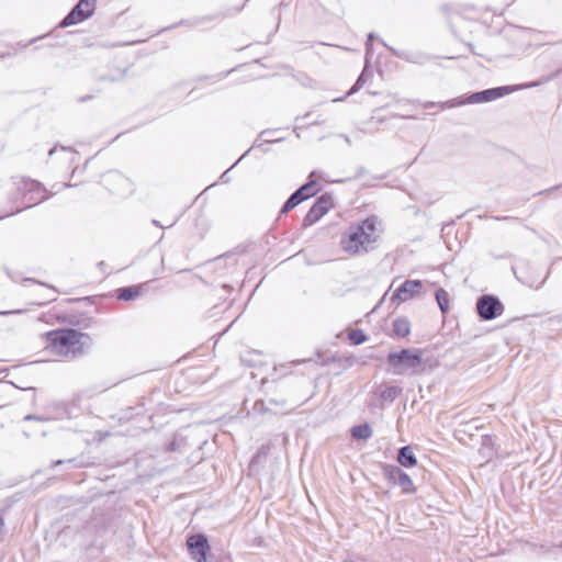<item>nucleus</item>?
<instances>
[{
    "label": "nucleus",
    "instance_id": "9",
    "mask_svg": "<svg viewBox=\"0 0 562 562\" xmlns=\"http://www.w3.org/2000/svg\"><path fill=\"white\" fill-rule=\"evenodd\" d=\"M188 552L195 562H207L211 550L209 539L204 533H194L187 538Z\"/></svg>",
    "mask_w": 562,
    "mask_h": 562
},
{
    "label": "nucleus",
    "instance_id": "37",
    "mask_svg": "<svg viewBox=\"0 0 562 562\" xmlns=\"http://www.w3.org/2000/svg\"><path fill=\"white\" fill-rule=\"evenodd\" d=\"M105 266V262L104 261H100L98 262V267L102 270L103 267Z\"/></svg>",
    "mask_w": 562,
    "mask_h": 562
},
{
    "label": "nucleus",
    "instance_id": "30",
    "mask_svg": "<svg viewBox=\"0 0 562 562\" xmlns=\"http://www.w3.org/2000/svg\"><path fill=\"white\" fill-rule=\"evenodd\" d=\"M5 535V521L4 518L0 515V543L3 541Z\"/></svg>",
    "mask_w": 562,
    "mask_h": 562
},
{
    "label": "nucleus",
    "instance_id": "41",
    "mask_svg": "<svg viewBox=\"0 0 562 562\" xmlns=\"http://www.w3.org/2000/svg\"><path fill=\"white\" fill-rule=\"evenodd\" d=\"M258 146H261V144L259 143V139H257V140L254 143V146H252V147H258Z\"/></svg>",
    "mask_w": 562,
    "mask_h": 562
},
{
    "label": "nucleus",
    "instance_id": "6",
    "mask_svg": "<svg viewBox=\"0 0 562 562\" xmlns=\"http://www.w3.org/2000/svg\"><path fill=\"white\" fill-rule=\"evenodd\" d=\"M475 310L482 321H492L501 316L505 307L497 296L484 294L476 300Z\"/></svg>",
    "mask_w": 562,
    "mask_h": 562
},
{
    "label": "nucleus",
    "instance_id": "12",
    "mask_svg": "<svg viewBox=\"0 0 562 562\" xmlns=\"http://www.w3.org/2000/svg\"><path fill=\"white\" fill-rule=\"evenodd\" d=\"M269 450H270L269 445H262L258 449V451L254 454V457L251 458L249 465H248V475L249 476L256 475L259 473L263 463L267 461Z\"/></svg>",
    "mask_w": 562,
    "mask_h": 562
},
{
    "label": "nucleus",
    "instance_id": "2",
    "mask_svg": "<svg viewBox=\"0 0 562 562\" xmlns=\"http://www.w3.org/2000/svg\"><path fill=\"white\" fill-rule=\"evenodd\" d=\"M376 224L378 218L370 216L360 224L350 226L340 239L341 248L351 255L368 252L378 239Z\"/></svg>",
    "mask_w": 562,
    "mask_h": 562
},
{
    "label": "nucleus",
    "instance_id": "7",
    "mask_svg": "<svg viewBox=\"0 0 562 562\" xmlns=\"http://www.w3.org/2000/svg\"><path fill=\"white\" fill-rule=\"evenodd\" d=\"M334 206L331 193H324L316 199L303 218V226L308 227L319 221Z\"/></svg>",
    "mask_w": 562,
    "mask_h": 562
},
{
    "label": "nucleus",
    "instance_id": "20",
    "mask_svg": "<svg viewBox=\"0 0 562 562\" xmlns=\"http://www.w3.org/2000/svg\"><path fill=\"white\" fill-rule=\"evenodd\" d=\"M482 443L480 448V453L485 457L487 460L492 459L494 456L493 450V439L490 435H482Z\"/></svg>",
    "mask_w": 562,
    "mask_h": 562
},
{
    "label": "nucleus",
    "instance_id": "28",
    "mask_svg": "<svg viewBox=\"0 0 562 562\" xmlns=\"http://www.w3.org/2000/svg\"><path fill=\"white\" fill-rule=\"evenodd\" d=\"M373 38H374L373 33H370L368 35V41L366 43V60L367 61L369 60V58H370V56L372 54V41H373Z\"/></svg>",
    "mask_w": 562,
    "mask_h": 562
},
{
    "label": "nucleus",
    "instance_id": "25",
    "mask_svg": "<svg viewBox=\"0 0 562 562\" xmlns=\"http://www.w3.org/2000/svg\"><path fill=\"white\" fill-rule=\"evenodd\" d=\"M348 338L352 341L353 345H361L367 340V335L362 329H352L348 334Z\"/></svg>",
    "mask_w": 562,
    "mask_h": 562
},
{
    "label": "nucleus",
    "instance_id": "17",
    "mask_svg": "<svg viewBox=\"0 0 562 562\" xmlns=\"http://www.w3.org/2000/svg\"><path fill=\"white\" fill-rule=\"evenodd\" d=\"M319 184L315 180H310L305 184L301 186L296 191L302 196L303 201L316 195L319 191Z\"/></svg>",
    "mask_w": 562,
    "mask_h": 562
},
{
    "label": "nucleus",
    "instance_id": "22",
    "mask_svg": "<svg viewBox=\"0 0 562 562\" xmlns=\"http://www.w3.org/2000/svg\"><path fill=\"white\" fill-rule=\"evenodd\" d=\"M302 202H303L302 196L297 193V191H294L289 196V199L284 202V204H283V206L281 209V214L288 213L289 211H291L292 209H294L295 206H297Z\"/></svg>",
    "mask_w": 562,
    "mask_h": 562
},
{
    "label": "nucleus",
    "instance_id": "3",
    "mask_svg": "<svg viewBox=\"0 0 562 562\" xmlns=\"http://www.w3.org/2000/svg\"><path fill=\"white\" fill-rule=\"evenodd\" d=\"M45 188L35 180L21 179L15 183V192L10 195V202L14 205L10 207L0 220L20 213L46 200Z\"/></svg>",
    "mask_w": 562,
    "mask_h": 562
},
{
    "label": "nucleus",
    "instance_id": "18",
    "mask_svg": "<svg viewBox=\"0 0 562 562\" xmlns=\"http://www.w3.org/2000/svg\"><path fill=\"white\" fill-rule=\"evenodd\" d=\"M561 74H562V69L560 68V69L554 70L550 75L542 77L541 79H539L537 81H531V82H527L524 85H519V88L530 89V88L546 85V83L554 80L555 78H558Z\"/></svg>",
    "mask_w": 562,
    "mask_h": 562
},
{
    "label": "nucleus",
    "instance_id": "11",
    "mask_svg": "<svg viewBox=\"0 0 562 562\" xmlns=\"http://www.w3.org/2000/svg\"><path fill=\"white\" fill-rule=\"evenodd\" d=\"M423 283L420 280H406L393 293L391 300L406 302L413 299L422 289Z\"/></svg>",
    "mask_w": 562,
    "mask_h": 562
},
{
    "label": "nucleus",
    "instance_id": "16",
    "mask_svg": "<svg viewBox=\"0 0 562 562\" xmlns=\"http://www.w3.org/2000/svg\"><path fill=\"white\" fill-rule=\"evenodd\" d=\"M402 389L397 385L381 386L379 390V397L382 402H393L400 394Z\"/></svg>",
    "mask_w": 562,
    "mask_h": 562
},
{
    "label": "nucleus",
    "instance_id": "5",
    "mask_svg": "<svg viewBox=\"0 0 562 562\" xmlns=\"http://www.w3.org/2000/svg\"><path fill=\"white\" fill-rule=\"evenodd\" d=\"M387 364L394 374H404L408 370H416L422 366L419 351L402 349L400 352H391L387 356Z\"/></svg>",
    "mask_w": 562,
    "mask_h": 562
},
{
    "label": "nucleus",
    "instance_id": "32",
    "mask_svg": "<svg viewBox=\"0 0 562 562\" xmlns=\"http://www.w3.org/2000/svg\"><path fill=\"white\" fill-rule=\"evenodd\" d=\"M267 134H269V132H268V131H263V132H261V133H260V135H259V139H262L265 143L272 142L271 139H268V138L266 137V136H267Z\"/></svg>",
    "mask_w": 562,
    "mask_h": 562
},
{
    "label": "nucleus",
    "instance_id": "39",
    "mask_svg": "<svg viewBox=\"0 0 562 562\" xmlns=\"http://www.w3.org/2000/svg\"><path fill=\"white\" fill-rule=\"evenodd\" d=\"M344 139L346 140L347 144H350V139L347 135H342Z\"/></svg>",
    "mask_w": 562,
    "mask_h": 562
},
{
    "label": "nucleus",
    "instance_id": "35",
    "mask_svg": "<svg viewBox=\"0 0 562 562\" xmlns=\"http://www.w3.org/2000/svg\"><path fill=\"white\" fill-rule=\"evenodd\" d=\"M91 99V95H83L78 99V102H86Z\"/></svg>",
    "mask_w": 562,
    "mask_h": 562
},
{
    "label": "nucleus",
    "instance_id": "27",
    "mask_svg": "<svg viewBox=\"0 0 562 562\" xmlns=\"http://www.w3.org/2000/svg\"><path fill=\"white\" fill-rule=\"evenodd\" d=\"M364 82H366V79H364V70H363L362 74L358 77L355 85L347 92V95H351V94L356 93L363 86Z\"/></svg>",
    "mask_w": 562,
    "mask_h": 562
},
{
    "label": "nucleus",
    "instance_id": "23",
    "mask_svg": "<svg viewBox=\"0 0 562 562\" xmlns=\"http://www.w3.org/2000/svg\"><path fill=\"white\" fill-rule=\"evenodd\" d=\"M69 463L74 469H82L89 467L90 463L82 461L79 458H70L67 460L58 459L52 462V468Z\"/></svg>",
    "mask_w": 562,
    "mask_h": 562
},
{
    "label": "nucleus",
    "instance_id": "34",
    "mask_svg": "<svg viewBox=\"0 0 562 562\" xmlns=\"http://www.w3.org/2000/svg\"><path fill=\"white\" fill-rule=\"evenodd\" d=\"M32 420H40V419L33 415H26L24 417V422H32Z\"/></svg>",
    "mask_w": 562,
    "mask_h": 562
},
{
    "label": "nucleus",
    "instance_id": "14",
    "mask_svg": "<svg viewBox=\"0 0 562 562\" xmlns=\"http://www.w3.org/2000/svg\"><path fill=\"white\" fill-rule=\"evenodd\" d=\"M392 333L394 337L405 338L411 333V323L407 317L401 316L393 321Z\"/></svg>",
    "mask_w": 562,
    "mask_h": 562
},
{
    "label": "nucleus",
    "instance_id": "33",
    "mask_svg": "<svg viewBox=\"0 0 562 562\" xmlns=\"http://www.w3.org/2000/svg\"><path fill=\"white\" fill-rule=\"evenodd\" d=\"M176 449H177V445H176V442H175V441L170 442V443L168 445V447H167V450H168V451H176Z\"/></svg>",
    "mask_w": 562,
    "mask_h": 562
},
{
    "label": "nucleus",
    "instance_id": "24",
    "mask_svg": "<svg viewBox=\"0 0 562 562\" xmlns=\"http://www.w3.org/2000/svg\"><path fill=\"white\" fill-rule=\"evenodd\" d=\"M111 434L109 431H103V430H97L94 431L91 436L89 437H86L85 438V442L87 445H92V443H100L102 442L105 438H108Z\"/></svg>",
    "mask_w": 562,
    "mask_h": 562
},
{
    "label": "nucleus",
    "instance_id": "10",
    "mask_svg": "<svg viewBox=\"0 0 562 562\" xmlns=\"http://www.w3.org/2000/svg\"><path fill=\"white\" fill-rule=\"evenodd\" d=\"M383 473L389 483L397 485L405 494L415 493L416 488L411 476L397 465H385Z\"/></svg>",
    "mask_w": 562,
    "mask_h": 562
},
{
    "label": "nucleus",
    "instance_id": "31",
    "mask_svg": "<svg viewBox=\"0 0 562 562\" xmlns=\"http://www.w3.org/2000/svg\"><path fill=\"white\" fill-rule=\"evenodd\" d=\"M131 411H136L135 415H130V416H126L127 419H131V418H134V417H142L140 415V411L143 409V406H137V407H134V408H130Z\"/></svg>",
    "mask_w": 562,
    "mask_h": 562
},
{
    "label": "nucleus",
    "instance_id": "29",
    "mask_svg": "<svg viewBox=\"0 0 562 562\" xmlns=\"http://www.w3.org/2000/svg\"><path fill=\"white\" fill-rule=\"evenodd\" d=\"M25 312H26V310H22V308L11 310V311H0V316L13 315V314H23Z\"/></svg>",
    "mask_w": 562,
    "mask_h": 562
},
{
    "label": "nucleus",
    "instance_id": "15",
    "mask_svg": "<svg viewBox=\"0 0 562 562\" xmlns=\"http://www.w3.org/2000/svg\"><path fill=\"white\" fill-rule=\"evenodd\" d=\"M350 435L356 440H367L372 436L370 424H357L350 428Z\"/></svg>",
    "mask_w": 562,
    "mask_h": 562
},
{
    "label": "nucleus",
    "instance_id": "13",
    "mask_svg": "<svg viewBox=\"0 0 562 562\" xmlns=\"http://www.w3.org/2000/svg\"><path fill=\"white\" fill-rule=\"evenodd\" d=\"M397 462L404 468H413L417 464V458L412 446L401 447L397 451Z\"/></svg>",
    "mask_w": 562,
    "mask_h": 562
},
{
    "label": "nucleus",
    "instance_id": "40",
    "mask_svg": "<svg viewBox=\"0 0 562 562\" xmlns=\"http://www.w3.org/2000/svg\"><path fill=\"white\" fill-rule=\"evenodd\" d=\"M56 151V147L49 149L48 155L52 156Z\"/></svg>",
    "mask_w": 562,
    "mask_h": 562
},
{
    "label": "nucleus",
    "instance_id": "21",
    "mask_svg": "<svg viewBox=\"0 0 562 562\" xmlns=\"http://www.w3.org/2000/svg\"><path fill=\"white\" fill-rule=\"evenodd\" d=\"M436 301L440 311L446 314L449 310V294L442 288L438 289L435 293Z\"/></svg>",
    "mask_w": 562,
    "mask_h": 562
},
{
    "label": "nucleus",
    "instance_id": "4",
    "mask_svg": "<svg viewBox=\"0 0 562 562\" xmlns=\"http://www.w3.org/2000/svg\"><path fill=\"white\" fill-rule=\"evenodd\" d=\"M520 89L521 88H519V86L496 87V88H491V89L482 90L479 92H474L465 99L454 98V99L448 100L446 102L427 101V102L423 103V108L428 109V108L438 106L441 110H443L447 108H456V106H460V105H464V104L485 103V102H491L493 100L499 99L506 94H509V93H512L516 90H520Z\"/></svg>",
    "mask_w": 562,
    "mask_h": 562
},
{
    "label": "nucleus",
    "instance_id": "26",
    "mask_svg": "<svg viewBox=\"0 0 562 562\" xmlns=\"http://www.w3.org/2000/svg\"><path fill=\"white\" fill-rule=\"evenodd\" d=\"M390 50L392 52V54L401 59H405L407 61H413V63H416L417 61V56L415 54H412V53H407V52H404V50H396L395 48L393 47H390Z\"/></svg>",
    "mask_w": 562,
    "mask_h": 562
},
{
    "label": "nucleus",
    "instance_id": "8",
    "mask_svg": "<svg viewBox=\"0 0 562 562\" xmlns=\"http://www.w3.org/2000/svg\"><path fill=\"white\" fill-rule=\"evenodd\" d=\"M95 9V0H79L60 22L61 27L78 24L90 18Z\"/></svg>",
    "mask_w": 562,
    "mask_h": 562
},
{
    "label": "nucleus",
    "instance_id": "1",
    "mask_svg": "<svg viewBox=\"0 0 562 562\" xmlns=\"http://www.w3.org/2000/svg\"><path fill=\"white\" fill-rule=\"evenodd\" d=\"M50 351L60 357L76 359L87 352L91 345L88 334L72 328L56 329L47 334Z\"/></svg>",
    "mask_w": 562,
    "mask_h": 562
},
{
    "label": "nucleus",
    "instance_id": "19",
    "mask_svg": "<svg viewBox=\"0 0 562 562\" xmlns=\"http://www.w3.org/2000/svg\"><path fill=\"white\" fill-rule=\"evenodd\" d=\"M140 294V286H125L117 290V299L121 301H131Z\"/></svg>",
    "mask_w": 562,
    "mask_h": 562
},
{
    "label": "nucleus",
    "instance_id": "36",
    "mask_svg": "<svg viewBox=\"0 0 562 562\" xmlns=\"http://www.w3.org/2000/svg\"><path fill=\"white\" fill-rule=\"evenodd\" d=\"M109 176L112 177V178H115L117 180H124L123 177L121 175H119V173H111Z\"/></svg>",
    "mask_w": 562,
    "mask_h": 562
},
{
    "label": "nucleus",
    "instance_id": "38",
    "mask_svg": "<svg viewBox=\"0 0 562 562\" xmlns=\"http://www.w3.org/2000/svg\"><path fill=\"white\" fill-rule=\"evenodd\" d=\"M24 281H25V282L37 283V281H36V280L31 279V278H26Z\"/></svg>",
    "mask_w": 562,
    "mask_h": 562
}]
</instances>
